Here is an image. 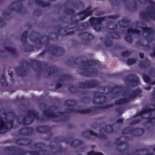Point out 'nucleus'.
<instances>
[{"mask_svg": "<svg viewBox=\"0 0 155 155\" xmlns=\"http://www.w3.org/2000/svg\"><path fill=\"white\" fill-rule=\"evenodd\" d=\"M128 63H129V64H131V63H131V62L130 63V61H129V62H128Z\"/></svg>", "mask_w": 155, "mask_h": 155, "instance_id": "nucleus-5", "label": "nucleus"}, {"mask_svg": "<svg viewBox=\"0 0 155 155\" xmlns=\"http://www.w3.org/2000/svg\"><path fill=\"white\" fill-rule=\"evenodd\" d=\"M87 63H88H88L89 64V62H88Z\"/></svg>", "mask_w": 155, "mask_h": 155, "instance_id": "nucleus-8", "label": "nucleus"}, {"mask_svg": "<svg viewBox=\"0 0 155 155\" xmlns=\"http://www.w3.org/2000/svg\"><path fill=\"white\" fill-rule=\"evenodd\" d=\"M140 56L141 58H143V54L142 53L140 54Z\"/></svg>", "mask_w": 155, "mask_h": 155, "instance_id": "nucleus-4", "label": "nucleus"}, {"mask_svg": "<svg viewBox=\"0 0 155 155\" xmlns=\"http://www.w3.org/2000/svg\"><path fill=\"white\" fill-rule=\"evenodd\" d=\"M132 59H130V61H132Z\"/></svg>", "mask_w": 155, "mask_h": 155, "instance_id": "nucleus-7", "label": "nucleus"}, {"mask_svg": "<svg viewBox=\"0 0 155 155\" xmlns=\"http://www.w3.org/2000/svg\"><path fill=\"white\" fill-rule=\"evenodd\" d=\"M92 154L93 155H102V154L100 153H95L94 152H92Z\"/></svg>", "mask_w": 155, "mask_h": 155, "instance_id": "nucleus-3", "label": "nucleus"}, {"mask_svg": "<svg viewBox=\"0 0 155 155\" xmlns=\"http://www.w3.org/2000/svg\"><path fill=\"white\" fill-rule=\"evenodd\" d=\"M90 21L91 23H97L99 22V21L98 19L94 18H92V19H91Z\"/></svg>", "mask_w": 155, "mask_h": 155, "instance_id": "nucleus-1", "label": "nucleus"}, {"mask_svg": "<svg viewBox=\"0 0 155 155\" xmlns=\"http://www.w3.org/2000/svg\"><path fill=\"white\" fill-rule=\"evenodd\" d=\"M94 29H95V30H97V29H96L94 27Z\"/></svg>", "mask_w": 155, "mask_h": 155, "instance_id": "nucleus-6", "label": "nucleus"}, {"mask_svg": "<svg viewBox=\"0 0 155 155\" xmlns=\"http://www.w3.org/2000/svg\"><path fill=\"white\" fill-rule=\"evenodd\" d=\"M5 127V124L2 121H0V128L3 129Z\"/></svg>", "mask_w": 155, "mask_h": 155, "instance_id": "nucleus-2", "label": "nucleus"}, {"mask_svg": "<svg viewBox=\"0 0 155 155\" xmlns=\"http://www.w3.org/2000/svg\"><path fill=\"white\" fill-rule=\"evenodd\" d=\"M87 14L88 15V13H87Z\"/></svg>", "mask_w": 155, "mask_h": 155, "instance_id": "nucleus-9", "label": "nucleus"}]
</instances>
